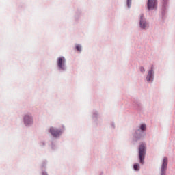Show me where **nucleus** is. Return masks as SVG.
I'll list each match as a JSON object with an SVG mask.
<instances>
[{"mask_svg":"<svg viewBox=\"0 0 175 175\" xmlns=\"http://www.w3.org/2000/svg\"><path fill=\"white\" fill-rule=\"evenodd\" d=\"M146 156V146L144 144H141L139 146V163H144V157Z\"/></svg>","mask_w":175,"mask_h":175,"instance_id":"1","label":"nucleus"},{"mask_svg":"<svg viewBox=\"0 0 175 175\" xmlns=\"http://www.w3.org/2000/svg\"><path fill=\"white\" fill-rule=\"evenodd\" d=\"M167 164H168V159L167 157H164L163 161L162 162V167H161V175L165 174V170H167Z\"/></svg>","mask_w":175,"mask_h":175,"instance_id":"2","label":"nucleus"},{"mask_svg":"<svg viewBox=\"0 0 175 175\" xmlns=\"http://www.w3.org/2000/svg\"><path fill=\"white\" fill-rule=\"evenodd\" d=\"M48 132L51 133V135H52L54 137H57L60 136L62 131L60 130H57L55 128H51L49 130H48Z\"/></svg>","mask_w":175,"mask_h":175,"instance_id":"3","label":"nucleus"},{"mask_svg":"<svg viewBox=\"0 0 175 175\" xmlns=\"http://www.w3.org/2000/svg\"><path fill=\"white\" fill-rule=\"evenodd\" d=\"M65 57H59L57 58V67H59V68L60 70H64L65 68Z\"/></svg>","mask_w":175,"mask_h":175,"instance_id":"4","label":"nucleus"},{"mask_svg":"<svg viewBox=\"0 0 175 175\" xmlns=\"http://www.w3.org/2000/svg\"><path fill=\"white\" fill-rule=\"evenodd\" d=\"M23 122L25 123V125H31L33 124V119L32 116L30 115H25V117H23Z\"/></svg>","mask_w":175,"mask_h":175,"instance_id":"5","label":"nucleus"},{"mask_svg":"<svg viewBox=\"0 0 175 175\" xmlns=\"http://www.w3.org/2000/svg\"><path fill=\"white\" fill-rule=\"evenodd\" d=\"M157 0H148V10H153L157 7Z\"/></svg>","mask_w":175,"mask_h":175,"instance_id":"6","label":"nucleus"},{"mask_svg":"<svg viewBox=\"0 0 175 175\" xmlns=\"http://www.w3.org/2000/svg\"><path fill=\"white\" fill-rule=\"evenodd\" d=\"M147 27V23L144 21V16L139 18V27L144 29Z\"/></svg>","mask_w":175,"mask_h":175,"instance_id":"7","label":"nucleus"},{"mask_svg":"<svg viewBox=\"0 0 175 175\" xmlns=\"http://www.w3.org/2000/svg\"><path fill=\"white\" fill-rule=\"evenodd\" d=\"M147 81H152V70H150L149 72H148Z\"/></svg>","mask_w":175,"mask_h":175,"instance_id":"8","label":"nucleus"},{"mask_svg":"<svg viewBox=\"0 0 175 175\" xmlns=\"http://www.w3.org/2000/svg\"><path fill=\"white\" fill-rule=\"evenodd\" d=\"M134 170H135V171H139V170H140V165H139V164H135Z\"/></svg>","mask_w":175,"mask_h":175,"instance_id":"9","label":"nucleus"},{"mask_svg":"<svg viewBox=\"0 0 175 175\" xmlns=\"http://www.w3.org/2000/svg\"><path fill=\"white\" fill-rule=\"evenodd\" d=\"M139 129H141V131H145L146 130V125L145 124H141V126L139 127Z\"/></svg>","mask_w":175,"mask_h":175,"instance_id":"10","label":"nucleus"},{"mask_svg":"<svg viewBox=\"0 0 175 175\" xmlns=\"http://www.w3.org/2000/svg\"><path fill=\"white\" fill-rule=\"evenodd\" d=\"M76 48L77 51H81V46H80L79 45H77Z\"/></svg>","mask_w":175,"mask_h":175,"instance_id":"11","label":"nucleus"},{"mask_svg":"<svg viewBox=\"0 0 175 175\" xmlns=\"http://www.w3.org/2000/svg\"><path fill=\"white\" fill-rule=\"evenodd\" d=\"M132 1V0H127V6L128 8L131 7V2Z\"/></svg>","mask_w":175,"mask_h":175,"instance_id":"12","label":"nucleus"},{"mask_svg":"<svg viewBox=\"0 0 175 175\" xmlns=\"http://www.w3.org/2000/svg\"><path fill=\"white\" fill-rule=\"evenodd\" d=\"M139 71H140L141 72H144V67H139Z\"/></svg>","mask_w":175,"mask_h":175,"instance_id":"13","label":"nucleus"},{"mask_svg":"<svg viewBox=\"0 0 175 175\" xmlns=\"http://www.w3.org/2000/svg\"><path fill=\"white\" fill-rule=\"evenodd\" d=\"M42 175H47L45 172L42 173Z\"/></svg>","mask_w":175,"mask_h":175,"instance_id":"14","label":"nucleus"}]
</instances>
